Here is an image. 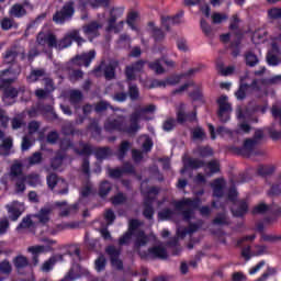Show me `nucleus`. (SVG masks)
<instances>
[{
	"label": "nucleus",
	"mask_w": 281,
	"mask_h": 281,
	"mask_svg": "<svg viewBox=\"0 0 281 281\" xmlns=\"http://www.w3.org/2000/svg\"><path fill=\"white\" fill-rule=\"evenodd\" d=\"M108 175L112 179H120V177H123V175H135V167L131 162H125L121 168H109Z\"/></svg>",
	"instance_id": "13"
},
{
	"label": "nucleus",
	"mask_w": 281,
	"mask_h": 281,
	"mask_svg": "<svg viewBox=\"0 0 281 281\" xmlns=\"http://www.w3.org/2000/svg\"><path fill=\"white\" fill-rule=\"evenodd\" d=\"M27 251L32 254V256H38L40 254H45V246H31L27 248Z\"/></svg>",
	"instance_id": "55"
},
{
	"label": "nucleus",
	"mask_w": 281,
	"mask_h": 281,
	"mask_svg": "<svg viewBox=\"0 0 281 281\" xmlns=\"http://www.w3.org/2000/svg\"><path fill=\"white\" fill-rule=\"evenodd\" d=\"M0 271L4 273V276H10V273H12V265H10V261L8 260L1 261Z\"/></svg>",
	"instance_id": "52"
},
{
	"label": "nucleus",
	"mask_w": 281,
	"mask_h": 281,
	"mask_svg": "<svg viewBox=\"0 0 281 281\" xmlns=\"http://www.w3.org/2000/svg\"><path fill=\"white\" fill-rule=\"evenodd\" d=\"M52 206H43L37 213L32 215V218L37 223V228L47 226V223L52 221Z\"/></svg>",
	"instance_id": "9"
},
{
	"label": "nucleus",
	"mask_w": 281,
	"mask_h": 281,
	"mask_svg": "<svg viewBox=\"0 0 281 281\" xmlns=\"http://www.w3.org/2000/svg\"><path fill=\"white\" fill-rule=\"evenodd\" d=\"M192 139L203 142L205 139V132L201 127L192 130Z\"/></svg>",
	"instance_id": "44"
},
{
	"label": "nucleus",
	"mask_w": 281,
	"mask_h": 281,
	"mask_svg": "<svg viewBox=\"0 0 281 281\" xmlns=\"http://www.w3.org/2000/svg\"><path fill=\"white\" fill-rule=\"evenodd\" d=\"M91 194H93V184L87 182L81 189V196H91Z\"/></svg>",
	"instance_id": "62"
},
{
	"label": "nucleus",
	"mask_w": 281,
	"mask_h": 281,
	"mask_svg": "<svg viewBox=\"0 0 281 281\" xmlns=\"http://www.w3.org/2000/svg\"><path fill=\"white\" fill-rule=\"evenodd\" d=\"M93 58H95V50H90L89 53H83L72 59V65L89 67Z\"/></svg>",
	"instance_id": "16"
},
{
	"label": "nucleus",
	"mask_w": 281,
	"mask_h": 281,
	"mask_svg": "<svg viewBox=\"0 0 281 281\" xmlns=\"http://www.w3.org/2000/svg\"><path fill=\"white\" fill-rule=\"evenodd\" d=\"M128 150H131V143L128 142H123L117 151V159H120V161H122V159H124L126 157V154L128 153Z\"/></svg>",
	"instance_id": "41"
},
{
	"label": "nucleus",
	"mask_w": 281,
	"mask_h": 281,
	"mask_svg": "<svg viewBox=\"0 0 281 281\" xmlns=\"http://www.w3.org/2000/svg\"><path fill=\"white\" fill-rule=\"evenodd\" d=\"M111 155V148L109 147H100L95 151L97 159H106Z\"/></svg>",
	"instance_id": "43"
},
{
	"label": "nucleus",
	"mask_w": 281,
	"mask_h": 281,
	"mask_svg": "<svg viewBox=\"0 0 281 281\" xmlns=\"http://www.w3.org/2000/svg\"><path fill=\"white\" fill-rule=\"evenodd\" d=\"M256 140L249 138L246 139L244 143V146L240 149V155L244 157H251V154L254 153V148H256Z\"/></svg>",
	"instance_id": "26"
},
{
	"label": "nucleus",
	"mask_w": 281,
	"mask_h": 281,
	"mask_svg": "<svg viewBox=\"0 0 281 281\" xmlns=\"http://www.w3.org/2000/svg\"><path fill=\"white\" fill-rule=\"evenodd\" d=\"M19 58V52L14 48L7 49L3 55V60L7 65H12Z\"/></svg>",
	"instance_id": "34"
},
{
	"label": "nucleus",
	"mask_w": 281,
	"mask_h": 281,
	"mask_svg": "<svg viewBox=\"0 0 281 281\" xmlns=\"http://www.w3.org/2000/svg\"><path fill=\"white\" fill-rule=\"evenodd\" d=\"M267 63L270 67H278L281 63V52L278 44L272 43L271 49L268 52L267 55Z\"/></svg>",
	"instance_id": "14"
},
{
	"label": "nucleus",
	"mask_w": 281,
	"mask_h": 281,
	"mask_svg": "<svg viewBox=\"0 0 281 281\" xmlns=\"http://www.w3.org/2000/svg\"><path fill=\"white\" fill-rule=\"evenodd\" d=\"M183 78H186V75L180 74V75H175V76H171V77H169L167 79H162V80L155 79L151 81L150 88L155 89V88L175 87V85H179V82H181V80H183Z\"/></svg>",
	"instance_id": "10"
},
{
	"label": "nucleus",
	"mask_w": 281,
	"mask_h": 281,
	"mask_svg": "<svg viewBox=\"0 0 281 281\" xmlns=\"http://www.w3.org/2000/svg\"><path fill=\"white\" fill-rule=\"evenodd\" d=\"M74 150L77 153V155H81L82 157H89V155L93 153V149L90 147V145L83 143L79 145V148H75Z\"/></svg>",
	"instance_id": "37"
},
{
	"label": "nucleus",
	"mask_w": 281,
	"mask_h": 281,
	"mask_svg": "<svg viewBox=\"0 0 281 281\" xmlns=\"http://www.w3.org/2000/svg\"><path fill=\"white\" fill-rule=\"evenodd\" d=\"M94 265H95V270H97L98 272L104 271V269H105V267H106V258H104V256L101 255V256L95 260Z\"/></svg>",
	"instance_id": "53"
},
{
	"label": "nucleus",
	"mask_w": 281,
	"mask_h": 281,
	"mask_svg": "<svg viewBox=\"0 0 281 281\" xmlns=\"http://www.w3.org/2000/svg\"><path fill=\"white\" fill-rule=\"evenodd\" d=\"M138 226H139V221L131 220L130 221V229L124 236H122L119 239V245H128V243H131V238H133V236H135V232L137 231Z\"/></svg>",
	"instance_id": "17"
},
{
	"label": "nucleus",
	"mask_w": 281,
	"mask_h": 281,
	"mask_svg": "<svg viewBox=\"0 0 281 281\" xmlns=\"http://www.w3.org/2000/svg\"><path fill=\"white\" fill-rule=\"evenodd\" d=\"M195 153L200 157H212V155H214L212 147H198Z\"/></svg>",
	"instance_id": "45"
},
{
	"label": "nucleus",
	"mask_w": 281,
	"mask_h": 281,
	"mask_svg": "<svg viewBox=\"0 0 281 281\" xmlns=\"http://www.w3.org/2000/svg\"><path fill=\"white\" fill-rule=\"evenodd\" d=\"M138 144L142 146L144 153H150L153 150V139L148 135L139 136Z\"/></svg>",
	"instance_id": "30"
},
{
	"label": "nucleus",
	"mask_w": 281,
	"mask_h": 281,
	"mask_svg": "<svg viewBox=\"0 0 281 281\" xmlns=\"http://www.w3.org/2000/svg\"><path fill=\"white\" fill-rule=\"evenodd\" d=\"M206 170L211 172V175H214L221 170V165L216 160H212L206 165Z\"/></svg>",
	"instance_id": "56"
},
{
	"label": "nucleus",
	"mask_w": 281,
	"mask_h": 281,
	"mask_svg": "<svg viewBox=\"0 0 281 281\" xmlns=\"http://www.w3.org/2000/svg\"><path fill=\"white\" fill-rule=\"evenodd\" d=\"M13 265L18 271H21L22 269H26V267H30V260L27 259V257L19 255L14 257Z\"/></svg>",
	"instance_id": "29"
},
{
	"label": "nucleus",
	"mask_w": 281,
	"mask_h": 281,
	"mask_svg": "<svg viewBox=\"0 0 281 281\" xmlns=\"http://www.w3.org/2000/svg\"><path fill=\"white\" fill-rule=\"evenodd\" d=\"M248 78V76L240 77V85L238 90L235 92V98L237 100H245L247 98L248 91H254L256 95L260 98V94H258V91H260V86H258V80H254L251 85L245 83V79Z\"/></svg>",
	"instance_id": "4"
},
{
	"label": "nucleus",
	"mask_w": 281,
	"mask_h": 281,
	"mask_svg": "<svg viewBox=\"0 0 281 281\" xmlns=\"http://www.w3.org/2000/svg\"><path fill=\"white\" fill-rule=\"evenodd\" d=\"M106 109H113V108H111V103L110 102H106L104 100L100 101L94 106V111L97 113H102V112L106 111Z\"/></svg>",
	"instance_id": "51"
},
{
	"label": "nucleus",
	"mask_w": 281,
	"mask_h": 281,
	"mask_svg": "<svg viewBox=\"0 0 281 281\" xmlns=\"http://www.w3.org/2000/svg\"><path fill=\"white\" fill-rule=\"evenodd\" d=\"M32 218V215H26L23 217L21 223L18 225L16 231L21 232V229H38V223Z\"/></svg>",
	"instance_id": "23"
},
{
	"label": "nucleus",
	"mask_w": 281,
	"mask_h": 281,
	"mask_svg": "<svg viewBox=\"0 0 281 281\" xmlns=\"http://www.w3.org/2000/svg\"><path fill=\"white\" fill-rule=\"evenodd\" d=\"M137 16H139V14L135 11L131 12L127 16V25H130L132 30H137V27H135V21H137Z\"/></svg>",
	"instance_id": "58"
},
{
	"label": "nucleus",
	"mask_w": 281,
	"mask_h": 281,
	"mask_svg": "<svg viewBox=\"0 0 281 281\" xmlns=\"http://www.w3.org/2000/svg\"><path fill=\"white\" fill-rule=\"evenodd\" d=\"M114 114L109 117L104 123V131L108 133H113L117 131L119 133H128V135H135L142 130L139 122L144 120L145 122H150L153 115L157 111L155 104L149 105H137L134 112L130 115V124L126 122V110L113 109Z\"/></svg>",
	"instance_id": "1"
},
{
	"label": "nucleus",
	"mask_w": 281,
	"mask_h": 281,
	"mask_svg": "<svg viewBox=\"0 0 281 281\" xmlns=\"http://www.w3.org/2000/svg\"><path fill=\"white\" fill-rule=\"evenodd\" d=\"M218 104V117L221 122H229V115L232 113V103H229V97L222 94L217 99Z\"/></svg>",
	"instance_id": "6"
},
{
	"label": "nucleus",
	"mask_w": 281,
	"mask_h": 281,
	"mask_svg": "<svg viewBox=\"0 0 281 281\" xmlns=\"http://www.w3.org/2000/svg\"><path fill=\"white\" fill-rule=\"evenodd\" d=\"M176 210H186V207H189V210H186L182 212V216L184 221H192L194 218V210L199 209L201 205V199L195 198V199H189V198H183L180 201H176L173 203Z\"/></svg>",
	"instance_id": "3"
},
{
	"label": "nucleus",
	"mask_w": 281,
	"mask_h": 281,
	"mask_svg": "<svg viewBox=\"0 0 281 281\" xmlns=\"http://www.w3.org/2000/svg\"><path fill=\"white\" fill-rule=\"evenodd\" d=\"M56 34H54L52 31L48 32H40L37 34L36 41L37 44L42 47H49L50 49H54L56 47Z\"/></svg>",
	"instance_id": "12"
},
{
	"label": "nucleus",
	"mask_w": 281,
	"mask_h": 281,
	"mask_svg": "<svg viewBox=\"0 0 281 281\" xmlns=\"http://www.w3.org/2000/svg\"><path fill=\"white\" fill-rule=\"evenodd\" d=\"M71 45V33H67L61 40H56L55 49H67Z\"/></svg>",
	"instance_id": "32"
},
{
	"label": "nucleus",
	"mask_w": 281,
	"mask_h": 281,
	"mask_svg": "<svg viewBox=\"0 0 281 281\" xmlns=\"http://www.w3.org/2000/svg\"><path fill=\"white\" fill-rule=\"evenodd\" d=\"M213 225H227V215L225 213L217 214L213 220Z\"/></svg>",
	"instance_id": "61"
},
{
	"label": "nucleus",
	"mask_w": 281,
	"mask_h": 281,
	"mask_svg": "<svg viewBox=\"0 0 281 281\" xmlns=\"http://www.w3.org/2000/svg\"><path fill=\"white\" fill-rule=\"evenodd\" d=\"M0 25H1V30H3L4 32H8V30H12V27H14V20L10 18H3L0 22Z\"/></svg>",
	"instance_id": "47"
},
{
	"label": "nucleus",
	"mask_w": 281,
	"mask_h": 281,
	"mask_svg": "<svg viewBox=\"0 0 281 281\" xmlns=\"http://www.w3.org/2000/svg\"><path fill=\"white\" fill-rule=\"evenodd\" d=\"M10 14L15 19H23V16H27V10L23 8V4L15 3L11 7Z\"/></svg>",
	"instance_id": "27"
},
{
	"label": "nucleus",
	"mask_w": 281,
	"mask_h": 281,
	"mask_svg": "<svg viewBox=\"0 0 281 281\" xmlns=\"http://www.w3.org/2000/svg\"><path fill=\"white\" fill-rule=\"evenodd\" d=\"M269 19L278 20L281 19V8H272L268 11Z\"/></svg>",
	"instance_id": "64"
},
{
	"label": "nucleus",
	"mask_w": 281,
	"mask_h": 281,
	"mask_svg": "<svg viewBox=\"0 0 281 281\" xmlns=\"http://www.w3.org/2000/svg\"><path fill=\"white\" fill-rule=\"evenodd\" d=\"M186 104L181 103L178 108V122L180 124H183L184 122H194L196 121V112H193L191 114H186Z\"/></svg>",
	"instance_id": "19"
},
{
	"label": "nucleus",
	"mask_w": 281,
	"mask_h": 281,
	"mask_svg": "<svg viewBox=\"0 0 281 281\" xmlns=\"http://www.w3.org/2000/svg\"><path fill=\"white\" fill-rule=\"evenodd\" d=\"M14 98H19V90L14 87H7L3 89L2 100H14Z\"/></svg>",
	"instance_id": "36"
},
{
	"label": "nucleus",
	"mask_w": 281,
	"mask_h": 281,
	"mask_svg": "<svg viewBox=\"0 0 281 281\" xmlns=\"http://www.w3.org/2000/svg\"><path fill=\"white\" fill-rule=\"evenodd\" d=\"M172 216H175V212L170 209H166L158 213V218L160 221H170V218H172Z\"/></svg>",
	"instance_id": "49"
},
{
	"label": "nucleus",
	"mask_w": 281,
	"mask_h": 281,
	"mask_svg": "<svg viewBox=\"0 0 281 281\" xmlns=\"http://www.w3.org/2000/svg\"><path fill=\"white\" fill-rule=\"evenodd\" d=\"M69 19H71V1L70 0L66 2V4L60 10H57L53 14V23H55V25H65V23H67Z\"/></svg>",
	"instance_id": "7"
},
{
	"label": "nucleus",
	"mask_w": 281,
	"mask_h": 281,
	"mask_svg": "<svg viewBox=\"0 0 281 281\" xmlns=\"http://www.w3.org/2000/svg\"><path fill=\"white\" fill-rule=\"evenodd\" d=\"M55 207L60 210L59 216L65 218V216H69L71 214V206H67V201H57L54 203Z\"/></svg>",
	"instance_id": "31"
},
{
	"label": "nucleus",
	"mask_w": 281,
	"mask_h": 281,
	"mask_svg": "<svg viewBox=\"0 0 281 281\" xmlns=\"http://www.w3.org/2000/svg\"><path fill=\"white\" fill-rule=\"evenodd\" d=\"M201 228V223L199 224H190L188 228H178L177 229V237L178 238H186V236H192L195 232H199Z\"/></svg>",
	"instance_id": "24"
},
{
	"label": "nucleus",
	"mask_w": 281,
	"mask_h": 281,
	"mask_svg": "<svg viewBox=\"0 0 281 281\" xmlns=\"http://www.w3.org/2000/svg\"><path fill=\"white\" fill-rule=\"evenodd\" d=\"M218 69L222 76H232V74L236 71V68L234 66L223 67V65H218Z\"/></svg>",
	"instance_id": "60"
},
{
	"label": "nucleus",
	"mask_w": 281,
	"mask_h": 281,
	"mask_svg": "<svg viewBox=\"0 0 281 281\" xmlns=\"http://www.w3.org/2000/svg\"><path fill=\"white\" fill-rule=\"evenodd\" d=\"M257 63H258V56H256L252 53L246 54V65H248V67H256Z\"/></svg>",
	"instance_id": "59"
},
{
	"label": "nucleus",
	"mask_w": 281,
	"mask_h": 281,
	"mask_svg": "<svg viewBox=\"0 0 281 281\" xmlns=\"http://www.w3.org/2000/svg\"><path fill=\"white\" fill-rule=\"evenodd\" d=\"M139 256L140 258H145L146 260H153L155 258L166 260V258H168V252L166 251V248H164V246H156L149 248L147 252L139 250Z\"/></svg>",
	"instance_id": "8"
},
{
	"label": "nucleus",
	"mask_w": 281,
	"mask_h": 281,
	"mask_svg": "<svg viewBox=\"0 0 281 281\" xmlns=\"http://www.w3.org/2000/svg\"><path fill=\"white\" fill-rule=\"evenodd\" d=\"M12 138H4L0 145V148L4 150V155H10V150H12Z\"/></svg>",
	"instance_id": "50"
},
{
	"label": "nucleus",
	"mask_w": 281,
	"mask_h": 281,
	"mask_svg": "<svg viewBox=\"0 0 281 281\" xmlns=\"http://www.w3.org/2000/svg\"><path fill=\"white\" fill-rule=\"evenodd\" d=\"M63 161H65V154L63 151H58L53 159H50V166L53 170H58L63 166Z\"/></svg>",
	"instance_id": "35"
},
{
	"label": "nucleus",
	"mask_w": 281,
	"mask_h": 281,
	"mask_svg": "<svg viewBox=\"0 0 281 281\" xmlns=\"http://www.w3.org/2000/svg\"><path fill=\"white\" fill-rule=\"evenodd\" d=\"M106 254L111 258L112 267L115 269H122L123 263L122 260H120V249L115 248L114 246H109L106 248Z\"/></svg>",
	"instance_id": "18"
},
{
	"label": "nucleus",
	"mask_w": 281,
	"mask_h": 281,
	"mask_svg": "<svg viewBox=\"0 0 281 281\" xmlns=\"http://www.w3.org/2000/svg\"><path fill=\"white\" fill-rule=\"evenodd\" d=\"M45 76H47L45 68H32L26 77V82H29V85H34V82H38L41 78H45Z\"/></svg>",
	"instance_id": "22"
},
{
	"label": "nucleus",
	"mask_w": 281,
	"mask_h": 281,
	"mask_svg": "<svg viewBox=\"0 0 281 281\" xmlns=\"http://www.w3.org/2000/svg\"><path fill=\"white\" fill-rule=\"evenodd\" d=\"M148 243V236L144 234V232L139 231L136 233V241L135 247L136 249H139V247H144Z\"/></svg>",
	"instance_id": "38"
},
{
	"label": "nucleus",
	"mask_w": 281,
	"mask_h": 281,
	"mask_svg": "<svg viewBox=\"0 0 281 281\" xmlns=\"http://www.w3.org/2000/svg\"><path fill=\"white\" fill-rule=\"evenodd\" d=\"M248 211H249V204L245 200L237 202V209L236 207L232 209L233 214L237 217L245 216V214Z\"/></svg>",
	"instance_id": "28"
},
{
	"label": "nucleus",
	"mask_w": 281,
	"mask_h": 281,
	"mask_svg": "<svg viewBox=\"0 0 281 281\" xmlns=\"http://www.w3.org/2000/svg\"><path fill=\"white\" fill-rule=\"evenodd\" d=\"M109 192H111V182L103 181L100 184L99 194H100V196L104 198L109 194Z\"/></svg>",
	"instance_id": "48"
},
{
	"label": "nucleus",
	"mask_w": 281,
	"mask_h": 281,
	"mask_svg": "<svg viewBox=\"0 0 281 281\" xmlns=\"http://www.w3.org/2000/svg\"><path fill=\"white\" fill-rule=\"evenodd\" d=\"M148 67L151 69V71H155V74H166V69L161 66V59L149 63Z\"/></svg>",
	"instance_id": "40"
},
{
	"label": "nucleus",
	"mask_w": 281,
	"mask_h": 281,
	"mask_svg": "<svg viewBox=\"0 0 281 281\" xmlns=\"http://www.w3.org/2000/svg\"><path fill=\"white\" fill-rule=\"evenodd\" d=\"M49 93H50V90H46V89L38 88L35 90V95L37 100H47V98H49Z\"/></svg>",
	"instance_id": "57"
},
{
	"label": "nucleus",
	"mask_w": 281,
	"mask_h": 281,
	"mask_svg": "<svg viewBox=\"0 0 281 281\" xmlns=\"http://www.w3.org/2000/svg\"><path fill=\"white\" fill-rule=\"evenodd\" d=\"M183 19V12H180L173 18L167 16L161 19L162 27H166V30H170V25H179V23H182Z\"/></svg>",
	"instance_id": "25"
},
{
	"label": "nucleus",
	"mask_w": 281,
	"mask_h": 281,
	"mask_svg": "<svg viewBox=\"0 0 281 281\" xmlns=\"http://www.w3.org/2000/svg\"><path fill=\"white\" fill-rule=\"evenodd\" d=\"M144 65H146L145 60H138L132 66H127L125 69V76L127 80H135L137 74L144 70Z\"/></svg>",
	"instance_id": "15"
},
{
	"label": "nucleus",
	"mask_w": 281,
	"mask_h": 281,
	"mask_svg": "<svg viewBox=\"0 0 281 281\" xmlns=\"http://www.w3.org/2000/svg\"><path fill=\"white\" fill-rule=\"evenodd\" d=\"M212 19H213V23L215 25H218V24L223 23V21H227V14L213 13Z\"/></svg>",
	"instance_id": "63"
},
{
	"label": "nucleus",
	"mask_w": 281,
	"mask_h": 281,
	"mask_svg": "<svg viewBox=\"0 0 281 281\" xmlns=\"http://www.w3.org/2000/svg\"><path fill=\"white\" fill-rule=\"evenodd\" d=\"M58 262V257L57 256H52L48 260H46L43 266H42V271L45 273H48V271H52L54 269V265Z\"/></svg>",
	"instance_id": "39"
},
{
	"label": "nucleus",
	"mask_w": 281,
	"mask_h": 281,
	"mask_svg": "<svg viewBox=\"0 0 281 281\" xmlns=\"http://www.w3.org/2000/svg\"><path fill=\"white\" fill-rule=\"evenodd\" d=\"M123 14H124V8H115L111 11L108 32H115V34H117V32H120L122 27H124V22H120L115 26V21H117V19H120V16H122Z\"/></svg>",
	"instance_id": "11"
},
{
	"label": "nucleus",
	"mask_w": 281,
	"mask_h": 281,
	"mask_svg": "<svg viewBox=\"0 0 281 281\" xmlns=\"http://www.w3.org/2000/svg\"><path fill=\"white\" fill-rule=\"evenodd\" d=\"M225 179H215L213 183H211V188H213V196H216V199H221L223 194H225Z\"/></svg>",
	"instance_id": "21"
},
{
	"label": "nucleus",
	"mask_w": 281,
	"mask_h": 281,
	"mask_svg": "<svg viewBox=\"0 0 281 281\" xmlns=\"http://www.w3.org/2000/svg\"><path fill=\"white\" fill-rule=\"evenodd\" d=\"M184 169H181V173L186 172L187 168H202L203 161L192 158H183Z\"/></svg>",
	"instance_id": "33"
},
{
	"label": "nucleus",
	"mask_w": 281,
	"mask_h": 281,
	"mask_svg": "<svg viewBox=\"0 0 281 281\" xmlns=\"http://www.w3.org/2000/svg\"><path fill=\"white\" fill-rule=\"evenodd\" d=\"M49 190H54L58 186V176L56 173H49L46 178Z\"/></svg>",
	"instance_id": "46"
},
{
	"label": "nucleus",
	"mask_w": 281,
	"mask_h": 281,
	"mask_svg": "<svg viewBox=\"0 0 281 281\" xmlns=\"http://www.w3.org/2000/svg\"><path fill=\"white\" fill-rule=\"evenodd\" d=\"M115 69H117V61L111 60L109 64L102 63L100 66L94 68L92 74H94L97 78L104 76L105 80H113V78H115Z\"/></svg>",
	"instance_id": "5"
},
{
	"label": "nucleus",
	"mask_w": 281,
	"mask_h": 281,
	"mask_svg": "<svg viewBox=\"0 0 281 281\" xmlns=\"http://www.w3.org/2000/svg\"><path fill=\"white\" fill-rule=\"evenodd\" d=\"M43 161V154L41 151H35L29 157L30 166H38Z\"/></svg>",
	"instance_id": "42"
},
{
	"label": "nucleus",
	"mask_w": 281,
	"mask_h": 281,
	"mask_svg": "<svg viewBox=\"0 0 281 281\" xmlns=\"http://www.w3.org/2000/svg\"><path fill=\"white\" fill-rule=\"evenodd\" d=\"M99 30H102V24H100L95 21L83 26V32H85L86 36H88V38H90V41H92V38H95V36H100Z\"/></svg>",
	"instance_id": "20"
},
{
	"label": "nucleus",
	"mask_w": 281,
	"mask_h": 281,
	"mask_svg": "<svg viewBox=\"0 0 281 281\" xmlns=\"http://www.w3.org/2000/svg\"><path fill=\"white\" fill-rule=\"evenodd\" d=\"M140 192L145 196L144 202V216L145 218H148L149 221L153 218L155 214V210H153V203L155 202V196L159 194V189L155 187H148V180H145L140 183Z\"/></svg>",
	"instance_id": "2"
},
{
	"label": "nucleus",
	"mask_w": 281,
	"mask_h": 281,
	"mask_svg": "<svg viewBox=\"0 0 281 281\" xmlns=\"http://www.w3.org/2000/svg\"><path fill=\"white\" fill-rule=\"evenodd\" d=\"M23 175V166L14 164L11 166V177H21Z\"/></svg>",
	"instance_id": "54"
}]
</instances>
